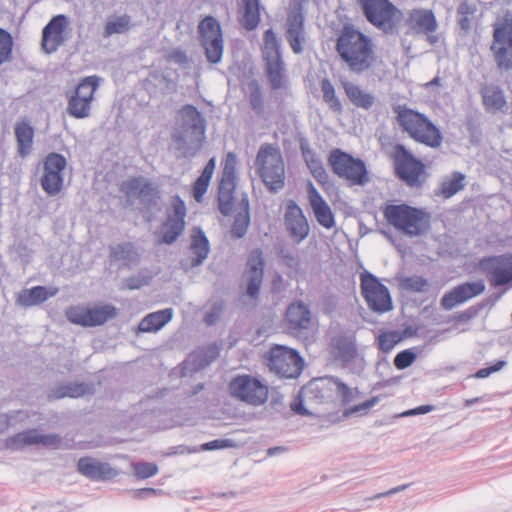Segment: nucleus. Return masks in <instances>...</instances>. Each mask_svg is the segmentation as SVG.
Returning a JSON list of instances; mask_svg holds the SVG:
<instances>
[{"mask_svg":"<svg viewBox=\"0 0 512 512\" xmlns=\"http://www.w3.org/2000/svg\"><path fill=\"white\" fill-rule=\"evenodd\" d=\"M336 51L354 74L370 70L376 61L372 39L350 25H345L337 38Z\"/></svg>","mask_w":512,"mask_h":512,"instance_id":"f257e3e1","label":"nucleus"},{"mask_svg":"<svg viewBox=\"0 0 512 512\" xmlns=\"http://www.w3.org/2000/svg\"><path fill=\"white\" fill-rule=\"evenodd\" d=\"M180 123L174 128L172 142L178 157L195 156L205 139L206 119L193 105L186 104L179 110Z\"/></svg>","mask_w":512,"mask_h":512,"instance_id":"f03ea898","label":"nucleus"},{"mask_svg":"<svg viewBox=\"0 0 512 512\" xmlns=\"http://www.w3.org/2000/svg\"><path fill=\"white\" fill-rule=\"evenodd\" d=\"M392 110L398 125L412 139L431 148L441 145L440 130L424 114L401 104L394 105Z\"/></svg>","mask_w":512,"mask_h":512,"instance_id":"7ed1b4c3","label":"nucleus"},{"mask_svg":"<svg viewBox=\"0 0 512 512\" xmlns=\"http://www.w3.org/2000/svg\"><path fill=\"white\" fill-rule=\"evenodd\" d=\"M384 216L390 225L410 237L422 236L430 229V214L407 204L388 205Z\"/></svg>","mask_w":512,"mask_h":512,"instance_id":"20e7f679","label":"nucleus"},{"mask_svg":"<svg viewBox=\"0 0 512 512\" xmlns=\"http://www.w3.org/2000/svg\"><path fill=\"white\" fill-rule=\"evenodd\" d=\"M254 165L269 192L277 193L284 187L285 165L278 147L268 143L261 145Z\"/></svg>","mask_w":512,"mask_h":512,"instance_id":"39448f33","label":"nucleus"},{"mask_svg":"<svg viewBox=\"0 0 512 512\" xmlns=\"http://www.w3.org/2000/svg\"><path fill=\"white\" fill-rule=\"evenodd\" d=\"M328 164L336 176L348 181L351 185L364 186L370 181L365 162L339 148L330 151Z\"/></svg>","mask_w":512,"mask_h":512,"instance_id":"423d86ee","label":"nucleus"},{"mask_svg":"<svg viewBox=\"0 0 512 512\" xmlns=\"http://www.w3.org/2000/svg\"><path fill=\"white\" fill-rule=\"evenodd\" d=\"M396 177L410 188H420L425 182L426 167L403 144H396L393 153Z\"/></svg>","mask_w":512,"mask_h":512,"instance_id":"0eeeda50","label":"nucleus"},{"mask_svg":"<svg viewBox=\"0 0 512 512\" xmlns=\"http://www.w3.org/2000/svg\"><path fill=\"white\" fill-rule=\"evenodd\" d=\"M229 392L233 398L254 407L263 405L268 399V387L248 374L234 377L229 383Z\"/></svg>","mask_w":512,"mask_h":512,"instance_id":"6e6552de","label":"nucleus"},{"mask_svg":"<svg viewBox=\"0 0 512 512\" xmlns=\"http://www.w3.org/2000/svg\"><path fill=\"white\" fill-rule=\"evenodd\" d=\"M198 40L204 49L205 57L211 64L222 60L224 41L219 21L213 16H206L198 24Z\"/></svg>","mask_w":512,"mask_h":512,"instance_id":"1a4fd4ad","label":"nucleus"},{"mask_svg":"<svg viewBox=\"0 0 512 512\" xmlns=\"http://www.w3.org/2000/svg\"><path fill=\"white\" fill-rule=\"evenodd\" d=\"M268 366L278 376L293 379L301 374L304 361L296 350L276 345L270 349Z\"/></svg>","mask_w":512,"mask_h":512,"instance_id":"9d476101","label":"nucleus"},{"mask_svg":"<svg viewBox=\"0 0 512 512\" xmlns=\"http://www.w3.org/2000/svg\"><path fill=\"white\" fill-rule=\"evenodd\" d=\"M358 4L369 23L387 34L394 31L399 11L389 0H358Z\"/></svg>","mask_w":512,"mask_h":512,"instance_id":"9b49d317","label":"nucleus"},{"mask_svg":"<svg viewBox=\"0 0 512 512\" xmlns=\"http://www.w3.org/2000/svg\"><path fill=\"white\" fill-rule=\"evenodd\" d=\"M491 50L498 68L512 69V16L506 14L494 29Z\"/></svg>","mask_w":512,"mask_h":512,"instance_id":"f8f14e48","label":"nucleus"},{"mask_svg":"<svg viewBox=\"0 0 512 512\" xmlns=\"http://www.w3.org/2000/svg\"><path fill=\"white\" fill-rule=\"evenodd\" d=\"M361 293L368 307L378 313L392 309V300L388 288L372 273L365 271L360 276Z\"/></svg>","mask_w":512,"mask_h":512,"instance_id":"ddd939ff","label":"nucleus"},{"mask_svg":"<svg viewBox=\"0 0 512 512\" xmlns=\"http://www.w3.org/2000/svg\"><path fill=\"white\" fill-rule=\"evenodd\" d=\"M236 165V155L229 152L224 162L218 188V208L224 216H229L234 207V192L237 184Z\"/></svg>","mask_w":512,"mask_h":512,"instance_id":"4468645a","label":"nucleus"},{"mask_svg":"<svg viewBox=\"0 0 512 512\" xmlns=\"http://www.w3.org/2000/svg\"><path fill=\"white\" fill-rule=\"evenodd\" d=\"M187 209L180 196L172 198L171 206L166 211V219L162 224L161 242L171 245L182 235L185 230V218Z\"/></svg>","mask_w":512,"mask_h":512,"instance_id":"2eb2a0df","label":"nucleus"},{"mask_svg":"<svg viewBox=\"0 0 512 512\" xmlns=\"http://www.w3.org/2000/svg\"><path fill=\"white\" fill-rule=\"evenodd\" d=\"M66 165V158L62 154L51 152L45 157L44 171L40 183L42 189L49 196H55L60 193L64 180L63 171Z\"/></svg>","mask_w":512,"mask_h":512,"instance_id":"dca6fc26","label":"nucleus"},{"mask_svg":"<svg viewBox=\"0 0 512 512\" xmlns=\"http://www.w3.org/2000/svg\"><path fill=\"white\" fill-rule=\"evenodd\" d=\"M62 438L58 434H40L37 429H29L19 432L6 441V446L12 450H21L26 446L41 445L44 447L59 449Z\"/></svg>","mask_w":512,"mask_h":512,"instance_id":"f3484780","label":"nucleus"},{"mask_svg":"<svg viewBox=\"0 0 512 512\" xmlns=\"http://www.w3.org/2000/svg\"><path fill=\"white\" fill-rule=\"evenodd\" d=\"M69 24L66 15L53 16L42 30L41 46L47 54H52L65 42L64 31Z\"/></svg>","mask_w":512,"mask_h":512,"instance_id":"a211bd4d","label":"nucleus"},{"mask_svg":"<svg viewBox=\"0 0 512 512\" xmlns=\"http://www.w3.org/2000/svg\"><path fill=\"white\" fill-rule=\"evenodd\" d=\"M485 290L483 280L462 283L446 292L440 301L441 307L445 310H452L458 305L482 294Z\"/></svg>","mask_w":512,"mask_h":512,"instance_id":"6ab92c4d","label":"nucleus"},{"mask_svg":"<svg viewBox=\"0 0 512 512\" xmlns=\"http://www.w3.org/2000/svg\"><path fill=\"white\" fill-rule=\"evenodd\" d=\"M285 38L293 53L301 54L303 52V44L306 42V32L305 18L301 6L288 13Z\"/></svg>","mask_w":512,"mask_h":512,"instance_id":"aec40b11","label":"nucleus"},{"mask_svg":"<svg viewBox=\"0 0 512 512\" xmlns=\"http://www.w3.org/2000/svg\"><path fill=\"white\" fill-rule=\"evenodd\" d=\"M407 25L411 33L427 35L431 44H435L438 41L437 36L430 35L438 28V23L432 10L422 8L411 10L407 18Z\"/></svg>","mask_w":512,"mask_h":512,"instance_id":"412c9836","label":"nucleus"},{"mask_svg":"<svg viewBox=\"0 0 512 512\" xmlns=\"http://www.w3.org/2000/svg\"><path fill=\"white\" fill-rule=\"evenodd\" d=\"M264 260L259 250L253 251L247 261V269L244 273L246 282V294L251 299H257L264 277Z\"/></svg>","mask_w":512,"mask_h":512,"instance_id":"4be33fe9","label":"nucleus"},{"mask_svg":"<svg viewBox=\"0 0 512 512\" xmlns=\"http://www.w3.org/2000/svg\"><path fill=\"white\" fill-rule=\"evenodd\" d=\"M284 220L287 231L297 244L308 236L310 232L308 221L295 201L290 200L287 203Z\"/></svg>","mask_w":512,"mask_h":512,"instance_id":"5701e85b","label":"nucleus"},{"mask_svg":"<svg viewBox=\"0 0 512 512\" xmlns=\"http://www.w3.org/2000/svg\"><path fill=\"white\" fill-rule=\"evenodd\" d=\"M489 263L487 277L493 287H500L512 282V255L494 256L482 261Z\"/></svg>","mask_w":512,"mask_h":512,"instance_id":"b1692460","label":"nucleus"},{"mask_svg":"<svg viewBox=\"0 0 512 512\" xmlns=\"http://www.w3.org/2000/svg\"><path fill=\"white\" fill-rule=\"evenodd\" d=\"M77 468L83 476L93 481H107L118 475V471L109 463L101 462L91 457L80 458Z\"/></svg>","mask_w":512,"mask_h":512,"instance_id":"393cba45","label":"nucleus"},{"mask_svg":"<svg viewBox=\"0 0 512 512\" xmlns=\"http://www.w3.org/2000/svg\"><path fill=\"white\" fill-rule=\"evenodd\" d=\"M307 193L310 206L317 222L326 229L333 228L335 225L334 214L312 182L308 183Z\"/></svg>","mask_w":512,"mask_h":512,"instance_id":"a878e982","label":"nucleus"},{"mask_svg":"<svg viewBox=\"0 0 512 512\" xmlns=\"http://www.w3.org/2000/svg\"><path fill=\"white\" fill-rule=\"evenodd\" d=\"M190 251L194 255L190 262H181L182 267L186 270L201 265L210 252L209 240L200 227H195L192 230Z\"/></svg>","mask_w":512,"mask_h":512,"instance_id":"bb28decb","label":"nucleus"},{"mask_svg":"<svg viewBox=\"0 0 512 512\" xmlns=\"http://www.w3.org/2000/svg\"><path fill=\"white\" fill-rule=\"evenodd\" d=\"M332 391V376H326L311 380L301 389V395L315 403H323L331 397Z\"/></svg>","mask_w":512,"mask_h":512,"instance_id":"cd10ccee","label":"nucleus"},{"mask_svg":"<svg viewBox=\"0 0 512 512\" xmlns=\"http://www.w3.org/2000/svg\"><path fill=\"white\" fill-rule=\"evenodd\" d=\"M331 345L335 359L340 361L343 367H348L358 355L354 337L345 335L334 337Z\"/></svg>","mask_w":512,"mask_h":512,"instance_id":"c85d7f7f","label":"nucleus"},{"mask_svg":"<svg viewBox=\"0 0 512 512\" xmlns=\"http://www.w3.org/2000/svg\"><path fill=\"white\" fill-rule=\"evenodd\" d=\"M58 291V288H47L44 286H35L31 289H24L18 294L16 303L22 307L40 305L50 297L55 296Z\"/></svg>","mask_w":512,"mask_h":512,"instance_id":"c756f323","label":"nucleus"},{"mask_svg":"<svg viewBox=\"0 0 512 512\" xmlns=\"http://www.w3.org/2000/svg\"><path fill=\"white\" fill-rule=\"evenodd\" d=\"M286 321L293 330L308 329L311 322V313L308 306L303 302L290 304L286 311Z\"/></svg>","mask_w":512,"mask_h":512,"instance_id":"7c9ffc66","label":"nucleus"},{"mask_svg":"<svg viewBox=\"0 0 512 512\" xmlns=\"http://www.w3.org/2000/svg\"><path fill=\"white\" fill-rule=\"evenodd\" d=\"M265 74L273 91L286 90L289 86L284 60L265 62Z\"/></svg>","mask_w":512,"mask_h":512,"instance_id":"2f4dec72","label":"nucleus"},{"mask_svg":"<svg viewBox=\"0 0 512 512\" xmlns=\"http://www.w3.org/2000/svg\"><path fill=\"white\" fill-rule=\"evenodd\" d=\"M482 101L488 112L501 111L507 104L503 90L497 85H484L480 90Z\"/></svg>","mask_w":512,"mask_h":512,"instance_id":"473e14b6","label":"nucleus"},{"mask_svg":"<svg viewBox=\"0 0 512 512\" xmlns=\"http://www.w3.org/2000/svg\"><path fill=\"white\" fill-rule=\"evenodd\" d=\"M343 88L349 101L358 108L369 110L375 104V96L360 88L357 84L346 81Z\"/></svg>","mask_w":512,"mask_h":512,"instance_id":"72a5a7b5","label":"nucleus"},{"mask_svg":"<svg viewBox=\"0 0 512 512\" xmlns=\"http://www.w3.org/2000/svg\"><path fill=\"white\" fill-rule=\"evenodd\" d=\"M239 206L240 210L236 213L231 227V236L235 239L244 237L250 224V205L246 194L242 196Z\"/></svg>","mask_w":512,"mask_h":512,"instance_id":"f704fd0d","label":"nucleus"},{"mask_svg":"<svg viewBox=\"0 0 512 512\" xmlns=\"http://www.w3.org/2000/svg\"><path fill=\"white\" fill-rule=\"evenodd\" d=\"M15 137L18 145V154L25 157L30 154L33 145L34 128L28 121H20L15 125Z\"/></svg>","mask_w":512,"mask_h":512,"instance_id":"c9c22d12","label":"nucleus"},{"mask_svg":"<svg viewBox=\"0 0 512 512\" xmlns=\"http://www.w3.org/2000/svg\"><path fill=\"white\" fill-rule=\"evenodd\" d=\"M173 316V309L166 308L146 315L140 322V332H156L167 324Z\"/></svg>","mask_w":512,"mask_h":512,"instance_id":"e433bc0d","label":"nucleus"},{"mask_svg":"<svg viewBox=\"0 0 512 512\" xmlns=\"http://www.w3.org/2000/svg\"><path fill=\"white\" fill-rule=\"evenodd\" d=\"M261 52L264 62L283 59L281 42L272 28L264 32Z\"/></svg>","mask_w":512,"mask_h":512,"instance_id":"4c0bfd02","label":"nucleus"},{"mask_svg":"<svg viewBox=\"0 0 512 512\" xmlns=\"http://www.w3.org/2000/svg\"><path fill=\"white\" fill-rule=\"evenodd\" d=\"M241 2L243 4L241 24L246 30L252 31L260 22L259 0H241Z\"/></svg>","mask_w":512,"mask_h":512,"instance_id":"58836bf2","label":"nucleus"},{"mask_svg":"<svg viewBox=\"0 0 512 512\" xmlns=\"http://www.w3.org/2000/svg\"><path fill=\"white\" fill-rule=\"evenodd\" d=\"M67 113L76 119H84L91 114V105L87 102V99L78 97L75 93H67Z\"/></svg>","mask_w":512,"mask_h":512,"instance_id":"ea45409f","label":"nucleus"},{"mask_svg":"<svg viewBox=\"0 0 512 512\" xmlns=\"http://www.w3.org/2000/svg\"><path fill=\"white\" fill-rule=\"evenodd\" d=\"M117 314V308L111 304L88 309L89 327L102 325L109 319L115 318Z\"/></svg>","mask_w":512,"mask_h":512,"instance_id":"a19ab883","label":"nucleus"},{"mask_svg":"<svg viewBox=\"0 0 512 512\" xmlns=\"http://www.w3.org/2000/svg\"><path fill=\"white\" fill-rule=\"evenodd\" d=\"M465 175L461 172H453L449 179H445L440 186L437 195H441L444 198H450L456 193L464 189L465 187Z\"/></svg>","mask_w":512,"mask_h":512,"instance_id":"79ce46f5","label":"nucleus"},{"mask_svg":"<svg viewBox=\"0 0 512 512\" xmlns=\"http://www.w3.org/2000/svg\"><path fill=\"white\" fill-rule=\"evenodd\" d=\"M99 81L100 78L96 75L87 76L78 83L73 93L82 99H87V102L91 105L94 94L99 87Z\"/></svg>","mask_w":512,"mask_h":512,"instance_id":"37998d69","label":"nucleus"},{"mask_svg":"<svg viewBox=\"0 0 512 512\" xmlns=\"http://www.w3.org/2000/svg\"><path fill=\"white\" fill-rule=\"evenodd\" d=\"M131 25V17L127 14L108 18L105 23L103 36L108 38L113 34L126 33Z\"/></svg>","mask_w":512,"mask_h":512,"instance_id":"c03bdc74","label":"nucleus"},{"mask_svg":"<svg viewBox=\"0 0 512 512\" xmlns=\"http://www.w3.org/2000/svg\"><path fill=\"white\" fill-rule=\"evenodd\" d=\"M247 89L251 109L255 114L261 116L264 113V100L260 83L253 79L247 84Z\"/></svg>","mask_w":512,"mask_h":512,"instance_id":"a18cd8bd","label":"nucleus"},{"mask_svg":"<svg viewBox=\"0 0 512 512\" xmlns=\"http://www.w3.org/2000/svg\"><path fill=\"white\" fill-rule=\"evenodd\" d=\"M160 198L161 196L158 188L148 180L140 191L137 199L140 200L146 210L150 211L158 206Z\"/></svg>","mask_w":512,"mask_h":512,"instance_id":"49530a36","label":"nucleus"},{"mask_svg":"<svg viewBox=\"0 0 512 512\" xmlns=\"http://www.w3.org/2000/svg\"><path fill=\"white\" fill-rule=\"evenodd\" d=\"M321 91L323 94V101L329 108L337 113L343 110L342 104L335 93V88L328 78H323L320 82Z\"/></svg>","mask_w":512,"mask_h":512,"instance_id":"de8ad7c7","label":"nucleus"},{"mask_svg":"<svg viewBox=\"0 0 512 512\" xmlns=\"http://www.w3.org/2000/svg\"><path fill=\"white\" fill-rule=\"evenodd\" d=\"M111 257L116 261H122L124 264H130L137 258V252L133 244L123 243L111 247Z\"/></svg>","mask_w":512,"mask_h":512,"instance_id":"09e8293b","label":"nucleus"},{"mask_svg":"<svg viewBox=\"0 0 512 512\" xmlns=\"http://www.w3.org/2000/svg\"><path fill=\"white\" fill-rule=\"evenodd\" d=\"M148 180L142 176L132 177L124 180L120 185V191L125 194L128 199L138 198L140 191Z\"/></svg>","mask_w":512,"mask_h":512,"instance_id":"8fccbe9b","label":"nucleus"},{"mask_svg":"<svg viewBox=\"0 0 512 512\" xmlns=\"http://www.w3.org/2000/svg\"><path fill=\"white\" fill-rule=\"evenodd\" d=\"M13 51V38L11 34L0 27V66L11 61Z\"/></svg>","mask_w":512,"mask_h":512,"instance_id":"3c124183","label":"nucleus"},{"mask_svg":"<svg viewBox=\"0 0 512 512\" xmlns=\"http://www.w3.org/2000/svg\"><path fill=\"white\" fill-rule=\"evenodd\" d=\"M332 390L336 392L344 405L350 403L354 399V392H358L357 389H352L347 384L342 382L338 377L332 376Z\"/></svg>","mask_w":512,"mask_h":512,"instance_id":"603ef678","label":"nucleus"},{"mask_svg":"<svg viewBox=\"0 0 512 512\" xmlns=\"http://www.w3.org/2000/svg\"><path fill=\"white\" fill-rule=\"evenodd\" d=\"M401 287L410 292H424L427 290L428 281L422 276H409L401 280Z\"/></svg>","mask_w":512,"mask_h":512,"instance_id":"864d4df0","label":"nucleus"},{"mask_svg":"<svg viewBox=\"0 0 512 512\" xmlns=\"http://www.w3.org/2000/svg\"><path fill=\"white\" fill-rule=\"evenodd\" d=\"M300 149L303 156V159L310 170V172L322 167L323 164L320 158L317 156L316 152L309 147L307 142L302 141L300 143Z\"/></svg>","mask_w":512,"mask_h":512,"instance_id":"5fc2aeb1","label":"nucleus"},{"mask_svg":"<svg viewBox=\"0 0 512 512\" xmlns=\"http://www.w3.org/2000/svg\"><path fill=\"white\" fill-rule=\"evenodd\" d=\"M417 358V354L412 349H405L397 353L393 363L399 370H404L411 366Z\"/></svg>","mask_w":512,"mask_h":512,"instance_id":"6e6d98bb","label":"nucleus"},{"mask_svg":"<svg viewBox=\"0 0 512 512\" xmlns=\"http://www.w3.org/2000/svg\"><path fill=\"white\" fill-rule=\"evenodd\" d=\"M400 340L401 337L396 331L382 333L378 337L379 349L383 352H390Z\"/></svg>","mask_w":512,"mask_h":512,"instance_id":"4d7b16f0","label":"nucleus"},{"mask_svg":"<svg viewBox=\"0 0 512 512\" xmlns=\"http://www.w3.org/2000/svg\"><path fill=\"white\" fill-rule=\"evenodd\" d=\"M87 313L88 309L82 307H72L66 311V316L67 319L73 324L89 327Z\"/></svg>","mask_w":512,"mask_h":512,"instance_id":"13d9d810","label":"nucleus"},{"mask_svg":"<svg viewBox=\"0 0 512 512\" xmlns=\"http://www.w3.org/2000/svg\"><path fill=\"white\" fill-rule=\"evenodd\" d=\"M134 473L139 479H147L157 474L158 467L152 462H139L134 464Z\"/></svg>","mask_w":512,"mask_h":512,"instance_id":"bf43d9fd","label":"nucleus"},{"mask_svg":"<svg viewBox=\"0 0 512 512\" xmlns=\"http://www.w3.org/2000/svg\"><path fill=\"white\" fill-rule=\"evenodd\" d=\"M66 396L71 398H78L90 393L91 388L84 382H68L66 383Z\"/></svg>","mask_w":512,"mask_h":512,"instance_id":"052dcab7","label":"nucleus"},{"mask_svg":"<svg viewBox=\"0 0 512 512\" xmlns=\"http://www.w3.org/2000/svg\"><path fill=\"white\" fill-rule=\"evenodd\" d=\"M379 402H380V397L374 396V397L364 401L363 403H360L358 405L351 407L350 409L346 410L344 414H345V416H349L352 414H358V413L361 415H365L368 413V411L372 407H374Z\"/></svg>","mask_w":512,"mask_h":512,"instance_id":"680f3d73","label":"nucleus"},{"mask_svg":"<svg viewBox=\"0 0 512 512\" xmlns=\"http://www.w3.org/2000/svg\"><path fill=\"white\" fill-rule=\"evenodd\" d=\"M237 444L232 439H215L210 442H206L201 445V450L203 451H211V450H219L226 448H234Z\"/></svg>","mask_w":512,"mask_h":512,"instance_id":"e2e57ef3","label":"nucleus"},{"mask_svg":"<svg viewBox=\"0 0 512 512\" xmlns=\"http://www.w3.org/2000/svg\"><path fill=\"white\" fill-rule=\"evenodd\" d=\"M223 312V304L221 302L214 303L209 312L206 313L204 321L207 325H214Z\"/></svg>","mask_w":512,"mask_h":512,"instance_id":"0e129e2a","label":"nucleus"},{"mask_svg":"<svg viewBox=\"0 0 512 512\" xmlns=\"http://www.w3.org/2000/svg\"><path fill=\"white\" fill-rule=\"evenodd\" d=\"M209 180L204 179L202 177H198L193 185V196L197 202H200L203 195L206 193L208 186H209Z\"/></svg>","mask_w":512,"mask_h":512,"instance_id":"69168bd1","label":"nucleus"},{"mask_svg":"<svg viewBox=\"0 0 512 512\" xmlns=\"http://www.w3.org/2000/svg\"><path fill=\"white\" fill-rule=\"evenodd\" d=\"M149 283V279L147 277L141 275H135L128 277L124 280V287L129 290L140 289L141 287L147 285Z\"/></svg>","mask_w":512,"mask_h":512,"instance_id":"338daca9","label":"nucleus"},{"mask_svg":"<svg viewBox=\"0 0 512 512\" xmlns=\"http://www.w3.org/2000/svg\"><path fill=\"white\" fill-rule=\"evenodd\" d=\"M279 256L283 259L284 263L290 268H297L300 265L298 255L287 249H281L279 252Z\"/></svg>","mask_w":512,"mask_h":512,"instance_id":"774afa93","label":"nucleus"}]
</instances>
